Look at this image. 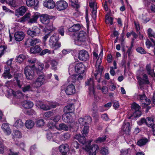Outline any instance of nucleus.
I'll return each mask as SVG.
<instances>
[{
	"label": "nucleus",
	"mask_w": 155,
	"mask_h": 155,
	"mask_svg": "<svg viewBox=\"0 0 155 155\" xmlns=\"http://www.w3.org/2000/svg\"><path fill=\"white\" fill-rule=\"evenodd\" d=\"M85 68L81 62H75L71 64L69 68V73L71 75L68 81L74 83L77 80H81L83 78Z\"/></svg>",
	"instance_id": "1"
},
{
	"label": "nucleus",
	"mask_w": 155,
	"mask_h": 155,
	"mask_svg": "<svg viewBox=\"0 0 155 155\" xmlns=\"http://www.w3.org/2000/svg\"><path fill=\"white\" fill-rule=\"evenodd\" d=\"M40 16L39 14L36 12L31 16L30 13H27L23 17L18 21L20 22H24L27 21L29 23L32 24L37 22L38 19Z\"/></svg>",
	"instance_id": "2"
},
{
	"label": "nucleus",
	"mask_w": 155,
	"mask_h": 155,
	"mask_svg": "<svg viewBox=\"0 0 155 155\" xmlns=\"http://www.w3.org/2000/svg\"><path fill=\"white\" fill-rule=\"evenodd\" d=\"M74 114V113H67L64 114L62 116V119L63 121L65 122L69 123L70 124H73L74 127H78V124L74 122V119L73 117Z\"/></svg>",
	"instance_id": "3"
},
{
	"label": "nucleus",
	"mask_w": 155,
	"mask_h": 155,
	"mask_svg": "<svg viewBox=\"0 0 155 155\" xmlns=\"http://www.w3.org/2000/svg\"><path fill=\"white\" fill-rule=\"evenodd\" d=\"M58 40V35L56 34H53L50 38L49 45L51 47L54 48V49H57L61 46V43L57 42Z\"/></svg>",
	"instance_id": "4"
},
{
	"label": "nucleus",
	"mask_w": 155,
	"mask_h": 155,
	"mask_svg": "<svg viewBox=\"0 0 155 155\" xmlns=\"http://www.w3.org/2000/svg\"><path fill=\"white\" fill-rule=\"evenodd\" d=\"M35 65H33L31 66H28L25 68V74L26 78L28 80L32 79L35 77V74L34 71V68Z\"/></svg>",
	"instance_id": "5"
},
{
	"label": "nucleus",
	"mask_w": 155,
	"mask_h": 155,
	"mask_svg": "<svg viewBox=\"0 0 155 155\" xmlns=\"http://www.w3.org/2000/svg\"><path fill=\"white\" fill-rule=\"evenodd\" d=\"M87 35L84 31H81L78 33L77 38L74 40L75 44L80 45L86 40Z\"/></svg>",
	"instance_id": "6"
},
{
	"label": "nucleus",
	"mask_w": 155,
	"mask_h": 155,
	"mask_svg": "<svg viewBox=\"0 0 155 155\" xmlns=\"http://www.w3.org/2000/svg\"><path fill=\"white\" fill-rule=\"evenodd\" d=\"M34 82V86L36 88L40 87L45 83V79L44 73L41 72Z\"/></svg>",
	"instance_id": "7"
},
{
	"label": "nucleus",
	"mask_w": 155,
	"mask_h": 155,
	"mask_svg": "<svg viewBox=\"0 0 155 155\" xmlns=\"http://www.w3.org/2000/svg\"><path fill=\"white\" fill-rule=\"evenodd\" d=\"M137 98H139L140 102L144 107L147 106L150 104L151 101L150 99L146 97L145 94L138 95Z\"/></svg>",
	"instance_id": "8"
},
{
	"label": "nucleus",
	"mask_w": 155,
	"mask_h": 155,
	"mask_svg": "<svg viewBox=\"0 0 155 155\" xmlns=\"http://www.w3.org/2000/svg\"><path fill=\"white\" fill-rule=\"evenodd\" d=\"M86 86H88L89 89V94L90 95H94V83L93 79L90 78L85 82Z\"/></svg>",
	"instance_id": "9"
},
{
	"label": "nucleus",
	"mask_w": 155,
	"mask_h": 155,
	"mask_svg": "<svg viewBox=\"0 0 155 155\" xmlns=\"http://www.w3.org/2000/svg\"><path fill=\"white\" fill-rule=\"evenodd\" d=\"M57 104L54 103L50 102H47L46 104H41L40 107L41 109L46 110L56 107Z\"/></svg>",
	"instance_id": "10"
},
{
	"label": "nucleus",
	"mask_w": 155,
	"mask_h": 155,
	"mask_svg": "<svg viewBox=\"0 0 155 155\" xmlns=\"http://www.w3.org/2000/svg\"><path fill=\"white\" fill-rule=\"evenodd\" d=\"M55 6L58 10L61 11L66 9L68 6V4L65 1L60 0L56 2Z\"/></svg>",
	"instance_id": "11"
},
{
	"label": "nucleus",
	"mask_w": 155,
	"mask_h": 155,
	"mask_svg": "<svg viewBox=\"0 0 155 155\" xmlns=\"http://www.w3.org/2000/svg\"><path fill=\"white\" fill-rule=\"evenodd\" d=\"M12 72L10 71V67L9 66H5L4 73L2 75V77L4 79H10L13 76Z\"/></svg>",
	"instance_id": "12"
},
{
	"label": "nucleus",
	"mask_w": 155,
	"mask_h": 155,
	"mask_svg": "<svg viewBox=\"0 0 155 155\" xmlns=\"http://www.w3.org/2000/svg\"><path fill=\"white\" fill-rule=\"evenodd\" d=\"M98 149V146L95 144L86 147V150L88 152L89 155H96V151Z\"/></svg>",
	"instance_id": "13"
},
{
	"label": "nucleus",
	"mask_w": 155,
	"mask_h": 155,
	"mask_svg": "<svg viewBox=\"0 0 155 155\" xmlns=\"http://www.w3.org/2000/svg\"><path fill=\"white\" fill-rule=\"evenodd\" d=\"M56 128L59 130H63L64 131H68L71 128H74L73 124H69L67 126L64 123H61L59 125L58 127H56Z\"/></svg>",
	"instance_id": "14"
},
{
	"label": "nucleus",
	"mask_w": 155,
	"mask_h": 155,
	"mask_svg": "<svg viewBox=\"0 0 155 155\" xmlns=\"http://www.w3.org/2000/svg\"><path fill=\"white\" fill-rule=\"evenodd\" d=\"M78 58L81 61H86L89 58V54L88 52L84 50H82L79 51L78 54Z\"/></svg>",
	"instance_id": "15"
},
{
	"label": "nucleus",
	"mask_w": 155,
	"mask_h": 155,
	"mask_svg": "<svg viewBox=\"0 0 155 155\" xmlns=\"http://www.w3.org/2000/svg\"><path fill=\"white\" fill-rule=\"evenodd\" d=\"M92 119L89 116L85 117V119L83 118H81L78 120V122L81 126H84L85 124H87L91 122Z\"/></svg>",
	"instance_id": "16"
},
{
	"label": "nucleus",
	"mask_w": 155,
	"mask_h": 155,
	"mask_svg": "<svg viewBox=\"0 0 155 155\" xmlns=\"http://www.w3.org/2000/svg\"><path fill=\"white\" fill-rule=\"evenodd\" d=\"M66 94L68 95H71L75 93L76 90L74 86L71 84L68 85L65 90Z\"/></svg>",
	"instance_id": "17"
},
{
	"label": "nucleus",
	"mask_w": 155,
	"mask_h": 155,
	"mask_svg": "<svg viewBox=\"0 0 155 155\" xmlns=\"http://www.w3.org/2000/svg\"><path fill=\"white\" fill-rule=\"evenodd\" d=\"M40 40L36 38L31 39H28L25 42V45L29 47V46H32L36 45V44L40 42Z\"/></svg>",
	"instance_id": "18"
},
{
	"label": "nucleus",
	"mask_w": 155,
	"mask_h": 155,
	"mask_svg": "<svg viewBox=\"0 0 155 155\" xmlns=\"http://www.w3.org/2000/svg\"><path fill=\"white\" fill-rule=\"evenodd\" d=\"M27 11V8L25 6H21L16 9L15 12V16L18 17L23 16Z\"/></svg>",
	"instance_id": "19"
},
{
	"label": "nucleus",
	"mask_w": 155,
	"mask_h": 155,
	"mask_svg": "<svg viewBox=\"0 0 155 155\" xmlns=\"http://www.w3.org/2000/svg\"><path fill=\"white\" fill-rule=\"evenodd\" d=\"M43 5L48 9H52L55 6V4L53 0H46L44 2Z\"/></svg>",
	"instance_id": "20"
},
{
	"label": "nucleus",
	"mask_w": 155,
	"mask_h": 155,
	"mask_svg": "<svg viewBox=\"0 0 155 155\" xmlns=\"http://www.w3.org/2000/svg\"><path fill=\"white\" fill-rule=\"evenodd\" d=\"M25 36L24 33L22 31L16 32L14 34L15 40L18 41H22Z\"/></svg>",
	"instance_id": "21"
},
{
	"label": "nucleus",
	"mask_w": 155,
	"mask_h": 155,
	"mask_svg": "<svg viewBox=\"0 0 155 155\" xmlns=\"http://www.w3.org/2000/svg\"><path fill=\"white\" fill-rule=\"evenodd\" d=\"M50 16L47 14H43L40 17V21L44 24H48L50 21Z\"/></svg>",
	"instance_id": "22"
},
{
	"label": "nucleus",
	"mask_w": 155,
	"mask_h": 155,
	"mask_svg": "<svg viewBox=\"0 0 155 155\" xmlns=\"http://www.w3.org/2000/svg\"><path fill=\"white\" fill-rule=\"evenodd\" d=\"M8 91V93L10 95H13L18 98H20L23 96V94L20 91H18L15 92L12 89H9Z\"/></svg>",
	"instance_id": "23"
},
{
	"label": "nucleus",
	"mask_w": 155,
	"mask_h": 155,
	"mask_svg": "<svg viewBox=\"0 0 155 155\" xmlns=\"http://www.w3.org/2000/svg\"><path fill=\"white\" fill-rule=\"evenodd\" d=\"M1 128L4 132L6 134L9 135L11 134V129L8 124L3 123L2 125Z\"/></svg>",
	"instance_id": "24"
},
{
	"label": "nucleus",
	"mask_w": 155,
	"mask_h": 155,
	"mask_svg": "<svg viewBox=\"0 0 155 155\" xmlns=\"http://www.w3.org/2000/svg\"><path fill=\"white\" fill-rule=\"evenodd\" d=\"M59 149L62 153H67L69 151V147L67 144H62L59 147Z\"/></svg>",
	"instance_id": "25"
},
{
	"label": "nucleus",
	"mask_w": 155,
	"mask_h": 155,
	"mask_svg": "<svg viewBox=\"0 0 155 155\" xmlns=\"http://www.w3.org/2000/svg\"><path fill=\"white\" fill-rule=\"evenodd\" d=\"M131 127L129 122H124L122 127V130L126 134H128L130 131Z\"/></svg>",
	"instance_id": "26"
},
{
	"label": "nucleus",
	"mask_w": 155,
	"mask_h": 155,
	"mask_svg": "<svg viewBox=\"0 0 155 155\" xmlns=\"http://www.w3.org/2000/svg\"><path fill=\"white\" fill-rule=\"evenodd\" d=\"M74 110V105L72 104H70L65 106L64 108V113H73Z\"/></svg>",
	"instance_id": "27"
},
{
	"label": "nucleus",
	"mask_w": 155,
	"mask_h": 155,
	"mask_svg": "<svg viewBox=\"0 0 155 155\" xmlns=\"http://www.w3.org/2000/svg\"><path fill=\"white\" fill-rule=\"evenodd\" d=\"M146 125L149 127H151L153 126L154 122V118L153 117H148L146 118Z\"/></svg>",
	"instance_id": "28"
},
{
	"label": "nucleus",
	"mask_w": 155,
	"mask_h": 155,
	"mask_svg": "<svg viewBox=\"0 0 155 155\" xmlns=\"http://www.w3.org/2000/svg\"><path fill=\"white\" fill-rule=\"evenodd\" d=\"M14 119L15 122L13 125L14 126L18 129L20 128L23 127L24 123L21 120L16 118H14Z\"/></svg>",
	"instance_id": "29"
},
{
	"label": "nucleus",
	"mask_w": 155,
	"mask_h": 155,
	"mask_svg": "<svg viewBox=\"0 0 155 155\" xmlns=\"http://www.w3.org/2000/svg\"><path fill=\"white\" fill-rule=\"evenodd\" d=\"M147 34L149 38L152 42L155 41V33L151 28L148 29Z\"/></svg>",
	"instance_id": "30"
},
{
	"label": "nucleus",
	"mask_w": 155,
	"mask_h": 155,
	"mask_svg": "<svg viewBox=\"0 0 155 155\" xmlns=\"http://www.w3.org/2000/svg\"><path fill=\"white\" fill-rule=\"evenodd\" d=\"M103 51H101L100 53L98 56V58L97 60L95 66L96 68H97L98 70L100 69V66L102 62V58Z\"/></svg>",
	"instance_id": "31"
},
{
	"label": "nucleus",
	"mask_w": 155,
	"mask_h": 155,
	"mask_svg": "<svg viewBox=\"0 0 155 155\" xmlns=\"http://www.w3.org/2000/svg\"><path fill=\"white\" fill-rule=\"evenodd\" d=\"M12 135L13 138H20L22 137V134L18 130H14L12 134Z\"/></svg>",
	"instance_id": "32"
},
{
	"label": "nucleus",
	"mask_w": 155,
	"mask_h": 155,
	"mask_svg": "<svg viewBox=\"0 0 155 155\" xmlns=\"http://www.w3.org/2000/svg\"><path fill=\"white\" fill-rule=\"evenodd\" d=\"M22 105L25 108H30L33 107V104L30 101H24L22 103Z\"/></svg>",
	"instance_id": "33"
},
{
	"label": "nucleus",
	"mask_w": 155,
	"mask_h": 155,
	"mask_svg": "<svg viewBox=\"0 0 155 155\" xmlns=\"http://www.w3.org/2000/svg\"><path fill=\"white\" fill-rule=\"evenodd\" d=\"M81 26L79 24H77L74 25L69 28L68 30L70 32H76L80 29Z\"/></svg>",
	"instance_id": "34"
},
{
	"label": "nucleus",
	"mask_w": 155,
	"mask_h": 155,
	"mask_svg": "<svg viewBox=\"0 0 155 155\" xmlns=\"http://www.w3.org/2000/svg\"><path fill=\"white\" fill-rule=\"evenodd\" d=\"M143 79L139 78H138V82L140 85L143 83L148 84L149 83L148 80H147V77L146 74H144L143 76Z\"/></svg>",
	"instance_id": "35"
},
{
	"label": "nucleus",
	"mask_w": 155,
	"mask_h": 155,
	"mask_svg": "<svg viewBox=\"0 0 155 155\" xmlns=\"http://www.w3.org/2000/svg\"><path fill=\"white\" fill-rule=\"evenodd\" d=\"M41 49L38 45H36L34 47L31 48L30 50V53L31 54H35L39 53L41 51Z\"/></svg>",
	"instance_id": "36"
},
{
	"label": "nucleus",
	"mask_w": 155,
	"mask_h": 155,
	"mask_svg": "<svg viewBox=\"0 0 155 155\" xmlns=\"http://www.w3.org/2000/svg\"><path fill=\"white\" fill-rule=\"evenodd\" d=\"M92 111L93 113V116L94 117H96L97 118L98 115L97 114V112L98 109L97 105L95 103H93L92 107Z\"/></svg>",
	"instance_id": "37"
},
{
	"label": "nucleus",
	"mask_w": 155,
	"mask_h": 155,
	"mask_svg": "<svg viewBox=\"0 0 155 155\" xmlns=\"http://www.w3.org/2000/svg\"><path fill=\"white\" fill-rule=\"evenodd\" d=\"M35 123L32 120H28L26 121L25 123V126L28 129L32 128L34 126Z\"/></svg>",
	"instance_id": "38"
},
{
	"label": "nucleus",
	"mask_w": 155,
	"mask_h": 155,
	"mask_svg": "<svg viewBox=\"0 0 155 155\" xmlns=\"http://www.w3.org/2000/svg\"><path fill=\"white\" fill-rule=\"evenodd\" d=\"M22 90L25 93L32 91V87L31 85L30 84L25 85L24 87L22 88Z\"/></svg>",
	"instance_id": "39"
},
{
	"label": "nucleus",
	"mask_w": 155,
	"mask_h": 155,
	"mask_svg": "<svg viewBox=\"0 0 155 155\" xmlns=\"http://www.w3.org/2000/svg\"><path fill=\"white\" fill-rule=\"evenodd\" d=\"M100 153L103 155H107L109 153V150L107 147H103L100 150Z\"/></svg>",
	"instance_id": "40"
},
{
	"label": "nucleus",
	"mask_w": 155,
	"mask_h": 155,
	"mask_svg": "<svg viewBox=\"0 0 155 155\" xmlns=\"http://www.w3.org/2000/svg\"><path fill=\"white\" fill-rule=\"evenodd\" d=\"M37 64L38 65V67L37 69V74H41V71L44 68V65L42 63H38Z\"/></svg>",
	"instance_id": "41"
},
{
	"label": "nucleus",
	"mask_w": 155,
	"mask_h": 155,
	"mask_svg": "<svg viewBox=\"0 0 155 155\" xmlns=\"http://www.w3.org/2000/svg\"><path fill=\"white\" fill-rule=\"evenodd\" d=\"M141 114V113L140 110L135 111L133 113V114L131 115V116L130 117H128V119H131L133 117H139L140 116Z\"/></svg>",
	"instance_id": "42"
},
{
	"label": "nucleus",
	"mask_w": 155,
	"mask_h": 155,
	"mask_svg": "<svg viewBox=\"0 0 155 155\" xmlns=\"http://www.w3.org/2000/svg\"><path fill=\"white\" fill-rule=\"evenodd\" d=\"M50 64L51 65V68L54 70H55L57 68V65L58 64L57 62L55 60H52L50 61Z\"/></svg>",
	"instance_id": "43"
},
{
	"label": "nucleus",
	"mask_w": 155,
	"mask_h": 155,
	"mask_svg": "<svg viewBox=\"0 0 155 155\" xmlns=\"http://www.w3.org/2000/svg\"><path fill=\"white\" fill-rule=\"evenodd\" d=\"M148 142L147 139H142L139 140L137 142V144L139 146H142L145 145Z\"/></svg>",
	"instance_id": "44"
},
{
	"label": "nucleus",
	"mask_w": 155,
	"mask_h": 155,
	"mask_svg": "<svg viewBox=\"0 0 155 155\" xmlns=\"http://www.w3.org/2000/svg\"><path fill=\"white\" fill-rule=\"evenodd\" d=\"M44 124V121L42 119H38L36 122V125L38 127H41L43 126Z\"/></svg>",
	"instance_id": "45"
},
{
	"label": "nucleus",
	"mask_w": 155,
	"mask_h": 155,
	"mask_svg": "<svg viewBox=\"0 0 155 155\" xmlns=\"http://www.w3.org/2000/svg\"><path fill=\"white\" fill-rule=\"evenodd\" d=\"M105 21L106 24H110V25H112L113 24V18L109 16H106L105 18Z\"/></svg>",
	"instance_id": "46"
},
{
	"label": "nucleus",
	"mask_w": 155,
	"mask_h": 155,
	"mask_svg": "<svg viewBox=\"0 0 155 155\" xmlns=\"http://www.w3.org/2000/svg\"><path fill=\"white\" fill-rule=\"evenodd\" d=\"M5 2L9 5L12 7H15L16 6V0H5Z\"/></svg>",
	"instance_id": "47"
},
{
	"label": "nucleus",
	"mask_w": 155,
	"mask_h": 155,
	"mask_svg": "<svg viewBox=\"0 0 155 155\" xmlns=\"http://www.w3.org/2000/svg\"><path fill=\"white\" fill-rule=\"evenodd\" d=\"M56 133L53 134L51 133H48L47 135V137L49 140L55 139L56 138Z\"/></svg>",
	"instance_id": "48"
},
{
	"label": "nucleus",
	"mask_w": 155,
	"mask_h": 155,
	"mask_svg": "<svg viewBox=\"0 0 155 155\" xmlns=\"http://www.w3.org/2000/svg\"><path fill=\"white\" fill-rule=\"evenodd\" d=\"M25 58V57L24 55L22 54H20L17 58V62L19 63H21L22 62Z\"/></svg>",
	"instance_id": "49"
},
{
	"label": "nucleus",
	"mask_w": 155,
	"mask_h": 155,
	"mask_svg": "<svg viewBox=\"0 0 155 155\" xmlns=\"http://www.w3.org/2000/svg\"><path fill=\"white\" fill-rule=\"evenodd\" d=\"M131 108L132 109L134 110L135 111L140 110V107L137 104L134 103L131 105Z\"/></svg>",
	"instance_id": "50"
},
{
	"label": "nucleus",
	"mask_w": 155,
	"mask_h": 155,
	"mask_svg": "<svg viewBox=\"0 0 155 155\" xmlns=\"http://www.w3.org/2000/svg\"><path fill=\"white\" fill-rule=\"evenodd\" d=\"M53 115V112L49 111L45 113L44 115V117L45 118L48 119L52 116Z\"/></svg>",
	"instance_id": "51"
},
{
	"label": "nucleus",
	"mask_w": 155,
	"mask_h": 155,
	"mask_svg": "<svg viewBox=\"0 0 155 155\" xmlns=\"http://www.w3.org/2000/svg\"><path fill=\"white\" fill-rule=\"evenodd\" d=\"M34 34L35 36H38L41 32L40 28L37 27H35L33 28Z\"/></svg>",
	"instance_id": "52"
},
{
	"label": "nucleus",
	"mask_w": 155,
	"mask_h": 155,
	"mask_svg": "<svg viewBox=\"0 0 155 155\" xmlns=\"http://www.w3.org/2000/svg\"><path fill=\"white\" fill-rule=\"evenodd\" d=\"M106 139V136H104L102 137H99L95 140L96 143H101L104 142Z\"/></svg>",
	"instance_id": "53"
},
{
	"label": "nucleus",
	"mask_w": 155,
	"mask_h": 155,
	"mask_svg": "<svg viewBox=\"0 0 155 155\" xmlns=\"http://www.w3.org/2000/svg\"><path fill=\"white\" fill-rule=\"evenodd\" d=\"M6 48L5 46H0V57L4 54Z\"/></svg>",
	"instance_id": "54"
},
{
	"label": "nucleus",
	"mask_w": 155,
	"mask_h": 155,
	"mask_svg": "<svg viewBox=\"0 0 155 155\" xmlns=\"http://www.w3.org/2000/svg\"><path fill=\"white\" fill-rule=\"evenodd\" d=\"M26 3L28 7H31L35 5V0H26Z\"/></svg>",
	"instance_id": "55"
},
{
	"label": "nucleus",
	"mask_w": 155,
	"mask_h": 155,
	"mask_svg": "<svg viewBox=\"0 0 155 155\" xmlns=\"http://www.w3.org/2000/svg\"><path fill=\"white\" fill-rule=\"evenodd\" d=\"M28 62L29 64H33V65L35 64H35H37L38 62V60L35 58L28 59Z\"/></svg>",
	"instance_id": "56"
},
{
	"label": "nucleus",
	"mask_w": 155,
	"mask_h": 155,
	"mask_svg": "<svg viewBox=\"0 0 155 155\" xmlns=\"http://www.w3.org/2000/svg\"><path fill=\"white\" fill-rule=\"evenodd\" d=\"M14 78L16 81L20 80L23 77L21 73H15L14 74Z\"/></svg>",
	"instance_id": "57"
},
{
	"label": "nucleus",
	"mask_w": 155,
	"mask_h": 155,
	"mask_svg": "<svg viewBox=\"0 0 155 155\" xmlns=\"http://www.w3.org/2000/svg\"><path fill=\"white\" fill-rule=\"evenodd\" d=\"M137 51L142 54H145L146 53V51L145 50L141 47H138L136 49Z\"/></svg>",
	"instance_id": "58"
},
{
	"label": "nucleus",
	"mask_w": 155,
	"mask_h": 155,
	"mask_svg": "<svg viewBox=\"0 0 155 155\" xmlns=\"http://www.w3.org/2000/svg\"><path fill=\"white\" fill-rule=\"evenodd\" d=\"M61 117L59 115H57L54 117H51V120L55 122H57L60 120Z\"/></svg>",
	"instance_id": "59"
},
{
	"label": "nucleus",
	"mask_w": 155,
	"mask_h": 155,
	"mask_svg": "<svg viewBox=\"0 0 155 155\" xmlns=\"http://www.w3.org/2000/svg\"><path fill=\"white\" fill-rule=\"evenodd\" d=\"M71 5L74 7L78 8L79 6L77 4L78 0H71Z\"/></svg>",
	"instance_id": "60"
},
{
	"label": "nucleus",
	"mask_w": 155,
	"mask_h": 155,
	"mask_svg": "<svg viewBox=\"0 0 155 155\" xmlns=\"http://www.w3.org/2000/svg\"><path fill=\"white\" fill-rule=\"evenodd\" d=\"M90 6L91 8L93 9H97V4L96 2H91L89 3Z\"/></svg>",
	"instance_id": "61"
},
{
	"label": "nucleus",
	"mask_w": 155,
	"mask_h": 155,
	"mask_svg": "<svg viewBox=\"0 0 155 155\" xmlns=\"http://www.w3.org/2000/svg\"><path fill=\"white\" fill-rule=\"evenodd\" d=\"M146 119L144 118H142L137 122V124L140 125H141L144 124H146Z\"/></svg>",
	"instance_id": "62"
},
{
	"label": "nucleus",
	"mask_w": 155,
	"mask_h": 155,
	"mask_svg": "<svg viewBox=\"0 0 155 155\" xmlns=\"http://www.w3.org/2000/svg\"><path fill=\"white\" fill-rule=\"evenodd\" d=\"M70 137V134L68 133H66L62 136V139L64 140L68 139Z\"/></svg>",
	"instance_id": "63"
},
{
	"label": "nucleus",
	"mask_w": 155,
	"mask_h": 155,
	"mask_svg": "<svg viewBox=\"0 0 155 155\" xmlns=\"http://www.w3.org/2000/svg\"><path fill=\"white\" fill-rule=\"evenodd\" d=\"M58 32L62 36H63L64 33V27L61 26L58 29Z\"/></svg>",
	"instance_id": "64"
}]
</instances>
